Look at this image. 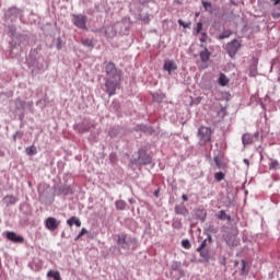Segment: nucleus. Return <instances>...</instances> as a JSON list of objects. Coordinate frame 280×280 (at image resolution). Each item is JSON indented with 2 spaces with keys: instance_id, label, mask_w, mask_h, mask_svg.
<instances>
[{
  "instance_id": "nucleus-35",
  "label": "nucleus",
  "mask_w": 280,
  "mask_h": 280,
  "mask_svg": "<svg viewBox=\"0 0 280 280\" xmlns=\"http://www.w3.org/2000/svg\"><path fill=\"white\" fill-rule=\"evenodd\" d=\"M202 5H203L205 10H211V8H212L211 2L202 1Z\"/></svg>"
},
{
  "instance_id": "nucleus-27",
  "label": "nucleus",
  "mask_w": 280,
  "mask_h": 280,
  "mask_svg": "<svg viewBox=\"0 0 280 280\" xmlns=\"http://www.w3.org/2000/svg\"><path fill=\"white\" fill-rule=\"evenodd\" d=\"M214 179L220 183L221 180H224V173L218 172L214 174Z\"/></svg>"
},
{
  "instance_id": "nucleus-33",
  "label": "nucleus",
  "mask_w": 280,
  "mask_h": 280,
  "mask_svg": "<svg viewBox=\"0 0 280 280\" xmlns=\"http://www.w3.org/2000/svg\"><path fill=\"white\" fill-rule=\"evenodd\" d=\"M207 248V238L201 242V244L198 246L197 250H202Z\"/></svg>"
},
{
  "instance_id": "nucleus-12",
  "label": "nucleus",
  "mask_w": 280,
  "mask_h": 280,
  "mask_svg": "<svg viewBox=\"0 0 280 280\" xmlns=\"http://www.w3.org/2000/svg\"><path fill=\"white\" fill-rule=\"evenodd\" d=\"M175 213L177 215H188L189 210H187V207H185L184 203L175 206Z\"/></svg>"
},
{
  "instance_id": "nucleus-30",
  "label": "nucleus",
  "mask_w": 280,
  "mask_h": 280,
  "mask_svg": "<svg viewBox=\"0 0 280 280\" xmlns=\"http://www.w3.org/2000/svg\"><path fill=\"white\" fill-rule=\"evenodd\" d=\"M178 25L187 30L189 27L190 23L184 22L183 20H178Z\"/></svg>"
},
{
  "instance_id": "nucleus-18",
  "label": "nucleus",
  "mask_w": 280,
  "mask_h": 280,
  "mask_svg": "<svg viewBox=\"0 0 280 280\" xmlns=\"http://www.w3.org/2000/svg\"><path fill=\"white\" fill-rule=\"evenodd\" d=\"M21 14H22V11H21V9H18V8H11L8 11V15L14 16L15 19H18V16H21Z\"/></svg>"
},
{
  "instance_id": "nucleus-8",
  "label": "nucleus",
  "mask_w": 280,
  "mask_h": 280,
  "mask_svg": "<svg viewBox=\"0 0 280 280\" xmlns=\"http://www.w3.org/2000/svg\"><path fill=\"white\" fill-rule=\"evenodd\" d=\"M138 163L140 165H150L152 163V158L145 152V150L140 149L138 151Z\"/></svg>"
},
{
  "instance_id": "nucleus-4",
  "label": "nucleus",
  "mask_w": 280,
  "mask_h": 280,
  "mask_svg": "<svg viewBox=\"0 0 280 280\" xmlns=\"http://www.w3.org/2000/svg\"><path fill=\"white\" fill-rule=\"evenodd\" d=\"M105 72H106V75H108V80L121 79V74H119V71H117V68L113 62L105 63Z\"/></svg>"
},
{
  "instance_id": "nucleus-15",
  "label": "nucleus",
  "mask_w": 280,
  "mask_h": 280,
  "mask_svg": "<svg viewBox=\"0 0 280 280\" xmlns=\"http://www.w3.org/2000/svg\"><path fill=\"white\" fill-rule=\"evenodd\" d=\"M73 224H75L78 228L82 226V222L78 217H71L70 219L67 220L68 226H73Z\"/></svg>"
},
{
  "instance_id": "nucleus-29",
  "label": "nucleus",
  "mask_w": 280,
  "mask_h": 280,
  "mask_svg": "<svg viewBox=\"0 0 280 280\" xmlns=\"http://www.w3.org/2000/svg\"><path fill=\"white\" fill-rule=\"evenodd\" d=\"M196 34H200L202 32V22H198L197 26L195 27Z\"/></svg>"
},
{
  "instance_id": "nucleus-39",
  "label": "nucleus",
  "mask_w": 280,
  "mask_h": 280,
  "mask_svg": "<svg viewBox=\"0 0 280 280\" xmlns=\"http://www.w3.org/2000/svg\"><path fill=\"white\" fill-rule=\"evenodd\" d=\"M143 23H150V15L147 14L145 16L142 18Z\"/></svg>"
},
{
  "instance_id": "nucleus-49",
  "label": "nucleus",
  "mask_w": 280,
  "mask_h": 280,
  "mask_svg": "<svg viewBox=\"0 0 280 280\" xmlns=\"http://www.w3.org/2000/svg\"><path fill=\"white\" fill-rule=\"evenodd\" d=\"M128 201L130 202V205H135L136 202L133 198L129 199Z\"/></svg>"
},
{
  "instance_id": "nucleus-17",
  "label": "nucleus",
  "mask_w": 280,
  "mask_h": 280,
  "mask_svg": "<svg viewBox=\"0 0 280 280\" xmlns=\"http://www.w3.org/2000/svg\"><path fill=\"white\" fill-rule=\"evenodd\" d=\"M215 218L218 220H226L228 222H231V215L226 214L225 210H221L215 214Z\"/></svg>"
},
{
  "instance_id": "nucleus-13",
  "label": "nucleus",
  "mask_w": 280,
  "mask_h": 280,
  "mask_svg": "<svg viewBox=\"0 0 280 280\" xmlns=\"http://www.w3.org/2000/svg\"><path fill=\"white\" fill-rule=\"evenodd\" d=\"M200 60L201 62H209V58H211V52H209V49L205 47V50H202L200 54Z\"/></svg>"
},
{
  "instance_id": "nucleus-1",
  "label": "nucleus",
  "mask_w": 280,
  "mask_h": 280,
  "mask_svg": "<svg viewBox=\"0 0 280 280\" xmlns=\"http://www.w3.org/2000/svg\"><path fill=\"white\" fill-rule=\"evenodd\" d=\"M116 244L121 250H135L139 243L137 238L126 233H120L117 235Z\"/></svg>"
},
{
  "instance_id": "nucleus-6",
  "label": "nucleus",
  "mask_w": 280,
  "mask_h": 280,
  "mask_svg": "<svg viewBox=\"0 0 280 280\" xmlns=\"http://www.w3.org/2000/svg\"><path fill=\"white\" fill-rule=\"evenodd\" d=\"M240 47H242V44H240L237 39H233L232 42L226 44V51L230 58H235V55L237 54V51H240Z\"/></svg>"
},
{
  "instance_id": "nucleus-32",
  "label": "nucleus",
  "mask_w": 280,
  "mask_h": 280,
  "mask_svg": "<svg viewBox=\"0 0 280 280\" xmlns=\"http://www.w3.org/2000/svg\"><path fill=\"white\" fill-rule=\"evenodd\" d=\"M89 231L85 228H82L81 232L78 234L77 240H80L82 235H86Z\"/></svg>"
},
{
  "instance_id": "nucleus-41",
  "label": "nucleus",
  "mask_w": 280,
  "mask_h": 280,
  "mask_svg": "<svg viewBox=\"0 0 280 280\" xmlns=\"http://www.w3.org/2000/svg\"><path fill=\"white\" fill-rule=\"evenodd\" d=\"M249 75H252L253 78H255V75H257V69H254L253 71H250Z\"/></svg>"
},
{
  "instance_id": "nucleus-5",
  "label": "nucleus",
  "mask_w": 280,
  "mask_h": 280,
  "mask_svg": "<svg viewBox=\"0 0 280 280\" xmlns=\"http://www.w3.org/2000/svg\"><path fill=\"white\" fill-rule=\"evenodd\" d=\"M117 80L118 79H106L105 81V91L109 97L115 95V91H117V86H119V82Z\"/></svg>"
},
{
  "instance_id": "nucleus-9",
  "label": "nucleus",
  "mask_w": 280,
  "mask_h": 280,
  "mask_svg": "<svg viewBox=\"0 0 280 280\" xmlns=\"http://www.w3.org/2000/svg\"><path fill=\"white\" fill-rule=\"evenodd\" d=\"M45 226L48 229V231H56V229L60 226V221L54 217H49L45 220Z\"/></svg>"
},
{
  "instance_id": "nucleus-23",
  "label": "nucleus",
  "mask_w": 280,
  "mask_h": 280,
  "mask_svg": "<svg viewBox=\"0 0 280 280\" xmlns=\"http://www.w3.org/2000/svg\"><path fill=\"white\" fill-rule=\"evenodd\" d=\"M231 34H233L231 30L223 31V33L219 35V40H224V38H229Z\"/></svg>"
},
{
  "instance_id": "nucleus-50",
  "label": "nucleus",
  "mask_w": 280,
  "mask_h": 280,
  "mask_svg": "<svg viewBox=\"0 0 280 280\" xmlns=\"http://www.w3.org/2000/svg\"><path fill=\"white\" fill-rule=\"evenodd\" d=\"M208 242H212L211 234H208V238H206Z\"/></svg>"
},
{
  "instance_id": "nucleus-2",
  "label": "nucleus",
  "mask_w": 280,
  "mask_h": 280,
  "mask_svg": "<svg viewBox=\"0 0 280 280\" xmlns=\"http://www.w3.org/2000/svg\"><path fill=\"white\" fill-rule=\"evenodd\" d=\"M211 128L209 127H200L197 132V137L199 139V145H207V143L211 142Z\"/></svg>"
},
{
  "instance_id": "nucleus-21",
  "label": "nucleus",
  "mask_w": 280,
  "mask_h": 280,
  "mask_svg": "<svg viewBox=\"0 0 280 280\" xmlns=\"http://www.w3.org/2000/svg\"><path fill=\"white\" fill-rule=\"evenodd\" d=\"M197 253H199L200 257H202L203 259H210V257H211V254L209 253V249H207V248L197 250Z\"/></svg>"
},
{
  "instance_id": "nucleus-26",
  "label": "nucleus",
  "mask_w": 280,
  "mask_h": 280,
  "mask_svg": "<svg viewBox=\"0 0 280 280\" xmlns=\"http://www.w3.org/2000/svg\"><path fill=\"white\" fill-rule=\"evenodd\" d=\"M36 153H37V151H36V148L34 145H31V147L26 148V154L28 156H34V154H36Z\"/></svg>"
},
{
  "instance_id": "nucleus-22",
  "label": "nucleus",
  "mask_w": 280,
  "mask_h": 280,
  "mask_svg": "<svg viewBox=\"0 0 280 280\" xmlns=\"http://www.w3.org/2000/svg\"><path fill=\"white\" fill-rule=\"evenodd\" d=\"M15 106L19 110H24L25 109V102L21 98L15 100Z\"/></svg>"
},
{
  "instance_id": "nucleus-37",
  "label": "nucleus",
  "mask_w": 280,
  "mask_h": 280,
  "mask_svg": "<svg viewBox=\"0 0 280 280\" xmlns=\"http://www.w3.org/2000/svg\"><path fill=\"white\" fill-rule=\"evenodd\" d=\"M207 38H208L207 33H201L200 42L207 43Z\"/></svg>"
},
{
  "instance_id": "nucleus-24",
  "label": "nucleus",
  "mask_w": 280,
  "mask_h": 280,
  "mask_svg": "<svg viewBox=\"0 0 280 280\" xmlns=\"http://www.w3.org/2000/svg\"><path fill=\"white\" fill-rule=\"evenodd\" d=\"M279 168H280L279 161L272 160V161L269 163V170L277 171V170H279Z\"/></svg>"
},
{
  "instance_id": "nucleus-44",
  "label": "nucleus",
  "mask_w": 280,
  "mask_h": 280,
  "mask_svg": "<svg viewBox=\"0 0 280 280\" xmlns=\"http://www.w3.org/2000/svg\"><path fill=\"white\" fill-rule=\"evenodd\" d=\"M182 200H184V202H187V200H189V198L187 197V195H183Z\"/></svg>"
},
{
  "instance_id": "nucleus-3",
  "label": "nucleus",
  "mask_w": 280,
  "mask_h": 280,
  "mask_svg": "<svg viewBox=\"0 0 280 280\" xmlns=\"http://www.w3.org/2000/svg\"><path fill=\"white\" fill-rule=\"evenodd\" d=\"M86 21H89V18H86L84 14H72V24L74 27H78V30H85L89 32Z\"/></svg>"
},
{
  "instance_id": "nucleus-38",
  "label": "nucleus",
  "mask_w": 280,
  "mask_h": 280,
  "mask_svg": "<svg viewBox=\"0 0 280 280\" xmlns=\"http://www.w3.org/2000/svg\"><path fill=\"white\" fill-rule=\"evenodd\" d=\"M242 272H246V260H242Z\"/></svg>"
},
{
  "instance_id": "nucleus-34",
  "label": "nucleus",
  "mask_w": 280,
  "mask_h": 280,
  "mask_svg": "<svg viewBox=\"0 0 280 280\" xmlns=\"http://www.w3.org/2000/svg\"><path fill=\"white\" fill-rule=\"evenodd\" d=\"M208 231H209V233L215 234V233H218V228H215V225H209Z\"/></svg>"
},
{
  "instance_id": "nucleus-14",
  "label": "nucleus",
  "mask_w": 280,
  "mask_h": 280,
  "mask_svg": "<svg viewBox=\"0 0 280 280\" xmlns=\"http://www.w3.org/2000/svg\"><path fill=\"white\" fill-rule=\"evenodd\" d=\"M3 202L7 207H10L12 205H16V197L12 196V195H7L3 198Z\"/></svg>"
},
{
  "instance_id": "nucleus-42",
  "label": "nucleus",
  "mask_w": 280,
  "mask_h": 280,
  "mask_svg": "<svg viewBox=\"0 0 280 280\" xmlns=\"http://www.w3.org/2000/svg\"><path fill=\"white\" fill-rule=\"evenodd\" d=\"M57 49H62V44H60V38H58Z\"/></svg>"
},
{
  "instance_id": "nucleus-16",
  "label": "nucleus",
  "mask_w": 280,
  "mask_h": 280,
  "mask_svg": "<svg viewBox=\"0 0 280 280\" xmlns=\"http://www.w3.org/2000/svg\"><path fill=\"white\" fill-rule=\"evenodd\" d=\"M46 277L48 279H54V280H62V278L60 277V271L56 270H49L46 275Z\"/></svg>"
},
{
  "instance_id": "nucleus-45",
  "label": "nucleus",
  "mask_w": 280,
  "mask_h": 280,
  "mask_svg": "<svg viewBox=\"0 0 280 280\" xmlns=\"http://www.w3.org/2000/svg\"><path fill=\"white\" fill-rule=\"evenodd\" d=\"M15 135H16V137H19V139H21V137H23V132H21V131H16Z\"/></svg>"
},
{
  "instance_id": "nucleus-31",
  "label": "nucleus",
  "mask_w": 280,
  "mask_h": 280,
  "mask_svg": "<svg viewBox=\"0 0 280 280\" xmlns=\"http://www.w3.org/2000/svg\"><path fill=\"white\" fill-rule=\"evenodd\" d=\"M91 130V127L90 126H83V127H80L79 128V132H89Z\"/></svg>"
},
{
  "instance_id": "nucleus-36",
  "label": "nucleus",
  "mask_w": 280,
  "mask_h": 280,
  "mask_svg": "<svg viewBox=\"0 0 280 280\" xmlns=\"http://www.w3.org/2000/svg\"><path fill=\"white\" fill-rule=\"evenodd\" d=\"M180 226H182L180 221L176 220V221L173 222V228L174 229H180Z\"/></svg>"
},
{
  "instance_id": "nucleus-19",
  "label": "nucleus",
  "mask_w": 280,
  "mask_h": 280,
  "mask_svg": "<svg viewBox=\"0 0 280 280\" xmlns=\"http://www.w3.org/2000/svg\"><path fill=\"white\" fill-rule=\"evenodd\" d=\"M115 206H116V209H118V211H124L126 210V207L128 206V203H126L125 200H116Z\"/></svg>"
},
{
  "instance_id": "nucleus-47",
  "label": "nucleus",
  "mask_w": 280,
  "mask_h": 280,
  "mask_svg": "<svg viewBox=\"0 0 280 280\" xmlns=\"http://www.w3.org/2000/svg\"><path fill=\"white\" fill-rule=\"evenodd\" d=\"M273 19H280V13H272Z\"/></svg>"
},
{
  "instance_id": "nucleus-10",
  "label": "nucleus",
  "mask_w": 280,
  "mask_h": 280,
  "mask_svg": "<svg viewBox=\"0 0 280 280\" xmlns=\"http://www.w3.org/2000/svg\"><path fill=\"white\" fill-rule=\"evenodd\" d=\"M176 69H178V66L174 60L166 59L164 61L163 70L167 71L168 75H172V71H176Z\"/></svg>"
},
{
  "instance_id": "nucleus-52",
  "label": "nucleus",
  "mask_w": 280,
  "mask_h": 280,
  "mask_svg": "<svg viewBox=\"0 0 280 280\" xmlns=\"http://www.w3.org/2000/svg\"><path fill=\"white\" fill-rule=\"evenodd\" d=\"M27 106H34V103L33 102H28Z\"/></svg>"
},
{
  "instance_id": "nucleus-51",
  "label": "nucleus",
  "mask_w": 280,
  "mask_h": 280,
  "mask_svg": "<svg viewBox=\"0 0 280 280\" xmlns=\"http://www.w3.org/2000/svg\"><path fill=\"white\" fill-rule=\"evenodd\" d=\"M19 136H16V133L13 135V140L16 141Z\"/></svg>"
},
{
  "instance_id": "nucleus-20",
  "label": "nucleus",
  "mask_w": 280,
  "mask_h": 280,
  "mask_svg": "<svg viewBox=\"0 0 280 280\" xmlns=\"http://www.w3.org/2000/svg\"><path fill=\"white\" fill-rule=\"evenodd\" d=\"M219 84L220 86H226V84H229V78L226 77V74L220 73Z\"/></svg>"
},
{
  "instance_id": "nucleus-43",
  "label": "nucleus",
  "mask_w": 280,
  "mask_h": 280,
  "mask_svg": "<svg viewBox=\"0 0 280 280\" xmlns=\"http://www.w3.org/2000/svg\"><path fill=\"white\" fill-rule=\"evenodd\" d=\"M214 163L218 167H220V160L218 158H214Z\"/></svg>"
},
{
  "instance_id": "nucleus-25",
  "label": "nucleus",
  "mask_w": 280,
  "mask_h": 280,
  "mask_svg": "<svg viewBox=\"0 0 280 280\" xmlns=\"http://www.w3.org/2000/svg\"><path fill=\"white\" fill-rule=\"evenodd\" d=\"M81 43H82V45H84V47H91V48L94 47L93 39H89V38L81 39Z\"/></svg>"
},
{
  "instance_id": "nucleus-28",
  "label": "nucleus",
  "mask_w": 280,
  "mask_h": 280,
  "mask_svg": "<svg viewBox=\"0 0 280 280\" xmlns=\"http://www.w3.org/2000/svg\"><path fill=\"white\" fill-rule=\"evenodd\" d=\"M182 246H183V248L189 249V248H191V243L189 242V240H183Z\"/></svg>"
},
{
  "instance_id": "nucleus-11",
  "label": "nucleus",
  "mask_w": 280,
  "mask_h": 280,
  "mask_svg": "<svg viewBox=\"0 0 280 280\" xmlns=\"http://www.w3.org/2000/svg\"><path fill=\"white\" fill-rule=\"evenodd\" d=\"M7 240H9L10 242H14V244H23V236L18 235L14 232H7Z\"/></svg>"
},
{
  "instance_id": "nucleus-48",
  "label": "nucleus",
  "mask_w": 280,
  "mask_h": 280,
  "mask_svg": "<svg viewBox=\"0 0 280 280\" xmlns=\"http://www.w3.org/2000/svg\"><path fill=\"white\" fill-rule=\"evenodd\" d=\"M273 4L279 5L280 0H271Z\"/></svg>"
},
{
  "instance_id": "nucleus-7",
  "label": "nucleus",
  "mask_w": 280,
  "mask_h": 280,
  "mask_svg": "<svg viewBox=\"0 0 280 280\" xmlns=\"http://www.w3.org/2000/svg\"><path fill=\"white\" fill-rule=\"evenodd\" d=\"M256 141H259V132H255L254 135L245 133L242 136V143L244 148H246V145H253Z\"/></svg>"
},
{
  "instance_id": "nucleus-53",
  "label": "nucleus",
  "mask_w": 280,
  "mask_h": 280,
  "mask_svg": "<svg viewBox=\"0 0 280 280\" xmlns=\"http://www.w3.org/2000/svg\"><path fill=\"white\" fill-rule=\"evenodd\" d=\"M40 102H43L42 100L37 101V104H40Z\"/></svg>"
},
{
  "instance_id": "nucleus-40",
  "label": "nucleus",
  "mask_w": 280,
  "mask_h": 280,
  "mask_svg": "<svg viewBox=\"0 0 280 280\" xmlns=\"http://www.w3.org/2000/svg\"><path fill=\"white\" fill-rule=\"evenodd\" d=\"M180 268V262H175L173 265V270H178Z\"/></svg>"
},
{
  "instance_id": "nucleus-46",
  "label": "nucleus",
  "mask_w": 280,
  "mask_h": 280,
  "mask_svg": "<svg viewBox=\"0 0 280 280\" xmlns=\"http://www.w3.org/2000/svg\"><path fill=\"white\" fill-rule=\"evenodd\" d=\"M243 163H245V165H247V167H248V165H250V162L248 161V159H244Z\"/></svg>"
}]
</instances>
